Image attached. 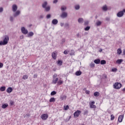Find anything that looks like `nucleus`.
Returning <instances> with one entry per match:
<instances>
[{
  "mask_svg": "<svg viewBox=\"0 0 125 125\" xmlns=\"http://www.w3.org/2000/svg\"><path fill=\"white\" fill-rule=\"evenodd\" d=\"M8 41H9V37L8 36H5L3 41L0 42V45H5L8 43Z\"/></svg>",
  "mask_w": 125,
  "mask_h": 125,
  "instance_id": "f257e3e1",
  "label": "nucleus"
},
{
  "mask_svg": "<svg viewBox=\"0 0 125 125\" xmlns=\"http://www.w3.org/2000/svg\"><path fill=\"white\" fill-rule=\"evenodd\" d=\"M113 87L115 89H120L122 87V84L121 83H116L113 84Z\"/></svg>",
  "mask_w": 125,
  "mask_h": 125,
  "instance_id": "f03ea898",
  "label": "nucleus"
},
{
  "mask_svg": "<svg viewBox=\"0 0 125 125\" xmlns=\"http://www.w3.org/2000/svg\"><path fill=\"white\" fill-rule=\"evenodd\" d=\"M21 32L23 35H27L28 34V30L25 27H21Z\"/></svg>",
  "mask_w": 125,
  "mask_h": 125,
  "instance_id": "7ed1b4c3",
  "label": "nucleus"
},
{
  "mask_svg": "<svg viewBox=\"0 0 125 125\" xmlns=\"http://www.w3.org/2000/svg\"><path fill=\"white\" fill-rule=\"evenodd\" d=\"M95 102L92 101L89 103L90 108L91 109H96V105H94Z\"/></svg>",
  "mask_w": 125,
  "mask_h": 125,
  "instance_id": "20e7f679",
  "label": "nucleus"
},
{
  "mask_svg": "<svg viewBox=\"0 0 125 125\" xmlns=\"http://www.w3.org/2000/svg\"><path fill=\"white\" fill-rule=\"evenodd\" d=\"M82 113V111L81 110H77L75 111L74 113V116L75 118H78L80 116V114Z\"/></svg>",
  "mask_w": 125,
  "mask_h": 125,
  "instance_id": "39448f33",
  "label": "nucleus"
},
{
  "mask_svg": "<svg viewBox=\"0 0 125 125\" xmlns=\"http://www.w3.org/2000/svg\"><path fill=\"white\" fill-rule=\"evenodd\" d=\"M18 7H17V5L16 4H13L12 6V10L13 12H16L17 11Z\"/></svg>",
  "mask_w": 125,
  "mask_h": 125,
  "instance_id": "423d86ee",
  "label": "nucleus"
},
{
  "mask_svg": "<svg viewBox=\"0 0 125 125\" xmlns=\"http://www.w3.org/2000/svg\"><path fill=\"white\" fill-rule=\"evenodd\" d=\"M21 12L20 10H17L13 14L14 17H17L20 15Z\"/></svg>",
  "mask_w": 125,
  "mask_h": 125,
  "instance_id": "0eeeda50",
  "label": "nucleus"
},
{
  "mask_svg": "<svg viewBox=\"0 0 125 125\" xmlns=\"http://www.w3.org/2000/svg\"><path fill=\"white\" fill-rule=\"evenodd\" d=\"M68 16V14L66 12H62V14L61 15V17L62 18H66Z\"/></svg>",
  "mask_w": 125,
  "mask_h": 125,
  "instance_id": "6e6552de",
  "label": "nucleus"
},
{
  "mask_svg": "<svg viewBox=\"0 0 125 125\" xmlns=\"http://www.w3.org/2000/svg\"><path fill=\"white\" fill-rule=\"evenodd\" d=\"M48 118V115L46 114H44L41 115V119H42V120H45L47 119Z\"/></svg>",
  "mask_w": 125,
  "mask_h": 125,
  "instance_id": "1a4fd4ad",
  "label": "nucleus"
},
{
  "mask_svg": "<svg viewBox=\"0 0 125 125\" xmlns=\"http://www.w3.org/2000/svg\"><path fill=\"white\" fill-rule=\"evenodd\" d=\"M124 12L123 11H121L117 14V16L119 18L123 17V16H124Z\"/></svg>",
  "mask_w": 125,
  "mask_h": 125,
  "instance_id": "9d476101",
  "label": "nucleus"
},
{
  "mask_svg": "<svg viewBox=\"0 0 125 125\" xmlns=\"http://www.w3.org/2000/svg\"><path fill=\"white\" fill-rule=\"evenodd\" d=\"M58 81H59V78H54L52 80V83H53L54 84H56L57 83H58Z\"/></svg>",
  "mask_w": 125,
  "mask_h": 125,
  "instance_id": "9b49d317",
  "label": "nucleus"
},
{
  "mask_svg": "<svg viewBox=\"0 0 125 125\" xmlns=\"http://www.w3.org/2000/svg\"><path fill=\"white\" fill-rule=\"evenodd\" d=\"M63 79H62L61 78H60L58 82V84L59 85H61V84H63Z\"/></svg>",
  "mask_w": 125,
  "mask_h": 125,
  "instance_id": "f8f14e48",
  "label": "nucleus"
},
{
  "mask_svg": "<svg viewBox=\"0 0 125 125\" xmlns=\"http://www.w3.org/2000/svg\"><path fill=\"white\" fill-rule=\"evenodd\" d=\"M61 10L62 11V12H64V11L67 10V7L65 5L62 6L61 7Z\"/></svg>",
  "mask_w": 125,
  "mask_h": 125,
  "instance_id": "ddd939ff",
  "label": "nucleus"
},
{
  "mask_svg": "<svg viewBox=\"0 0 125 125\" xmlns=\"http://www.w3.org/2000/svg\"><path fill=\"white\" fill-rule=\"evenodd\" d=\"M52 57L53 59H54V60H56V58L57 57V54H56V52H53L52 53Z\"/></svg>",
  "mask_w": 125,
  "mask_h": 125,
  "instance_id": "4468645a",
  "label": "nucleus"
},
{
  "mask_svg": "<svg viewBox=\"0 0 125 125\" xmlns=\"http://www.w3.org/2000/svg\"><path fill=\"white\" fill-rule=\"evenodd\" d=\"M52 24H53V25H57V24H58V20H57V19H53L52 21Z\"/></svg>",
  "mask_w": 125,
  "mask_h": 125,
  "instance_id": "2eb2a0df",
  "label": "nucleus"
},
{
  "mask_svg": "<svg viewBox=\"0 0 125 125\" xmlns=\"http://www.w3.org/2000/svg\"><path fill=\"white\" fill-rule=\"evenodd\" d=\"M124 119V115H120L118 117V122L119 123H122L123 122V119Z\"/></svg>",
  "mask_w": 125,
  "mask_h": 125,
  "instance_id": "dca6fc26",
  "label": "nucleus"
},
{
  "mask_svg": "<svg viewBox=\"0 0 125 125\" xmlns=\"http://www.w3.org/2000/svg\"><path fill=\"white\" fill-rule=\"evenodd\" d=\"M102 9L103 11H107V10H108V7L107 5H104L102 7Z\"/></svg>",
  "mask_w": 125,
  "mask_h": 125,
  "instance_id": "f3484780",
  "label": "nucleus"
},
{
  "mask_svg": "<svg viewBox=\"0 0 125 125\" xmlns=\"http://www.w3.org/2000/svg\"><path fill=\"white\" fill-rule=\"evenodd\" d=\"M12 90H13V89L11 87H8L7 90H6V92L8 93H11V92H12Z\"/></svg>",
  "mask_w": 125,
  "mask_h": 125,
  "instance_id": "a211bd4d",
  "label": "nucleus"
},
{
  "mask_svg": "<svg viewBox=\"0 0 125 125\" xmlns=\"http://www.w3.org/2000/svg\"><path fill=\"white\" fill-rule=\"evenodd\" d=\"M33 36H34V32H33V31L29 32L27 34V37L28 38L33 37Z\"/></svg>",
  "mask_w": 125,
  "mask_h": 125,
  "instance_id": "6ab92c4d",
  "label": "nucleus"
},
{
  "mask_svg": "<svg viewBox=\"0 0 125 125\" xmlns=\"http://www.w3.org/2000/svg\"><path fill=\"white\" fill-rule=\"evenodd\" d=\"M78 21L79 24H83V19L82 18H80L79 19H78Z\"/></svg>",
  "mask_w": 125,
  "mask_h": 125,
  "instance_id": "aec40b11",
  "label": "nucleus"
},
{
  "mask_svg": "<svg viewBox=\"0 0 125 125\" xmlns=\"http://www.w3.org/2000/svg\"><path fill=\"white\" fill-rule=\"evenodd\" d=\"M46 5H47V1H45L43 2L42 4V7L43 8H44L45 7H46Z\"/></svg>",
  "mask_w": 125,
  "mask_h": 125,
  "instance_id": "412c9836",
  "label": "nucleus"
},
{
  "mask_svg": "<svg viewBox=\"0 0 125 125\" xmlns=\"http://www.w3.org/2000/svg\"><path fill=\"white\" fill-rule=\"evenodd\" d=\"M101 24H102V22H101L100 21H98L96 22V25L97 27H99V26H101Z\"/></svg>",
  "mask_w": 125,
  "mask_h": 125,
  "instance_id": "4be33fe9",
  "label": "nucleus"
},
{
  "mask_svg": "<svg viewBox=\"0 0 125 125\" xmlns=\"http://www.w3.org/2000/svg\"><path fill=\"white\" fill-rule=\"evenodd\" d=\"M62 64H63V62L61 60H59L57 62V65L58 66H62Z\"/></svg>",
  "mask_w": 125,
  "mask_h": 125,
  "instance_id": "5701e85b",
  "label": "nucleus"
},
{
  "mask_svg": "<svg viewBox=\"0 0 125 125\" xmlns=\"http://www.w3.org/2000/svg\"><path fill=\"white\" fill-rule=\"evenodd\" d=\"M7 107H8V104H3L1 106L2 109H5V108H7Z\"/></svg>",
  "mask_w": 125,
  "mask_h": 125,
  "instance_id": "b1692460",
  "label": "nucleus"
},
{
  "mask_svg": "<svg viewBox=\"0 0 125 125\" xmlns=\"http://www.w3.org/2000/svg\"><path fill=\"white\" fill-rule=\"evenodd\" d=\"M123 61H124L122 59H119L116 61L117 64H122L123 62Z\"/></svg>",
  "mask_w": 125,
  "mask_h": 125,
  "instance_id": "393cba45",
  "label": "nucleus"
},
{
  "mask_svg": "<svg viewBox=\"0 0 125 125\" xmlns=\"http://www.w3.org/2000/svg\"><path fill=\"white\" fill-rule=\"evenodd\" d=\"M74 7L76 10H79V9H80V8H81V6H80V5L77 4L75 5Z\"/></svg>",
  "mask_w": 125,
  "mask_h": 125,
  "instance_id": "a878e982",
  "label": "nucleus"
},
{
  "mask_svg": "<svg viewBox=\"0 0 125 125\" xmlns=\"http://www.w3.org/2000/svg\"><path fill=\"white\" fill-rule=\"evenodd\" d=\"M67 98V96L64 95V96H61L60 97V99H61V100H66V99Z\"/></svg>",
  "mask_w": 125,
  "mask_h": 125,
  "instance_id": "bb28decb",
  "label": "nucleus"
},
{
  "mask_svg": "<svg viewBox=\"0 0 125 125\" xmlns=\"http://www.w3.org/2000/svg\"><path fill=\"white\" fill-rule=\"evenodd\" d=\"M94 62V63H95V64H100V60H99V59L95 60Z\"/></svg>",
  "mask_w": 125,
  "mask_h": 125,
  "instance_id": "cd10ccee",
  "label": "nucleus"
},
{
  "mask_svg": "<svg viewBox=\"0 0 125 125\" xmlns=\"http://www.w3.org/2000/svg\"><path fill=\"white\" fill-rule=\"evenodd\" d=\"M44 8L45 9V11H49V10H50V6H48Z\"/></svg>",
  "mask_w": 125,
  "mask_h": 125,
  "instance_id": "c85d7f7f",
  "label": "nucleus"
},
{
  "mask_svg": "<svg viewBox=\"0 0 125 125\" xmlns=\"http://www.w3.org/2000/svg\"><path fill=\"white\" fill-rule=\"evenodd\" d=\"M76 76H81L82 75V72L81 71H78L75 73Z\"/></svg>",
  "mask_w": 125,
  "mask_h": 125,
  "instance_id": "c756f323",
  "label": "nucleus"
},
{
  "mask_svg": "<svg viewBox=\"0 0 125 125\" xmlns=\"http://www.w3.org/2000/svg\"><path fill=\"white\" fill-rule=\"evenodd\" d=\"M70 55L71 56H75V51H74V50H71L70 51Z\"/></svg>",
  "mask_w": 125,
  "mask_h": 125,
  "instance_id": "7c9ffc66",
  "label": "nucleus"
},
{
  "mask_svg": "<svg viewBox=\"0 0 125 125\" xmlns=\"http://www.w3.org/2000/svg\"><path fill=\"white\" fill-rule=\"evenodd\" d=\"M64 27L66 28V29H69V28H70V25L68 23H65L64 24Z\"/></svg>",
  "mask_w": 125,
  "mask_h": 125,
  "instance_id": "2f4dec72",
  "label": "nucleus"
},
{
  "mask_svg": "<svg viewBox=\"0 0 125 125\" xmlns=\"http://www.w3.org/2000/svg\"><path fill=\"white\" fill-rule=\"evenodd\" d=\"M30 116H31V114H30V113H27L24 115V118H28L30 117Z\"/></svg>",
  "mask_w": 125,
  "mask_h": 125,
  "instance_id": "473e14b6",
  "label": "nucleus"
},
{
  "mask_svg": "<svg viewBox=\"0 0 125 125\" xmlns=\"http://www.w3.org/2000/svg\"><path fill=\"white\" fill-rule=\"evenodd\" d=\"M94 66H95V63H94V62H91L90 63V68H94Z\"/></svg>",
  "mask_w": 125,
  "mask_h": 125,
  "instance_id": "72a5a7b5",
  "label": "nucleus"
},
{
  "mask_svg": "<svg viewBox=\"0 0 125 125\" xmlns=\"http://www.w3.org/2000/svg\"><path fill=\"white\" fill-rule=\"evenodd\" d=\"M117 54H122V50L121 48L117 49Z\"/></svg>",
  "mask_w": 125,
  "mask_h": 125,
  "instance_id": "f704fd0d",
  "label": "nucleus"
},
{
  "mask_svg": "<svg viewBox=\"0 0 125 125\" xmlns=\"http://www.w3.org/2000/svg\"><path fill=\"white\" fill-rule=\"evenodd\" d=\"M0 91H4L5 90V86H1L0 88Z\"/></svg>",
  "mask_w": 125,
  "mask_h": 125,
  "instance_id": "c9c22d12",
  "label": "nucleus"
},
{
  "mask_svg": "<svg viewBox=\"0 0 125 125\" xmlns=\"http://www.w3.org/2000/svg\"><path fill=\"white\" fill-rule=\"evenodd\" d=\"M105 64H106V61H105V60H102L101 61V65H104Z\"/></svg>",
  "mask_w": 125,
  "mask_h": 125,
  "instance_id": "e433bc0d",
  "label": "nucleus"
},
{
  "mask_svg": "<svg viewBox=\"0 0 125 125\" xmlns=\"http://www.w3.org/2000/svg\"><path fill=\"white\" fill-rule=\"evenodd\" d=\"M49 102H55V98H51Z\"/></svg>",
  "mask_w": 125,
  "mask_h": 125,
  "instance_id": "4c0bfd02",
  "label": "nucleus"
},
{
  "mask_svg": "<svg viewBox=\"0 0 125 125\" xmlns=\"http://www.w3.org/2000/svg\"><path fill=\"white\" fill-rule=\"evenodd\" d=\"M28 79V75H25L22 77V80H27Z\"/></svg>",
  "mask_w": 125,
  "mask_h": 125,
  "instance_id": "58836bf2",
  "label": "nucleus"
},
{
  "mask_svg": "<svg viewBox=\"0 0 125 125\" xmlns=\"http://www.w3.org/2000/svg\"><path fill=\"white\" fill-rule=\"evenodd\" d=\"M88 114V110L87 109H85L83 112V115H87Z\"/></svg>",
  "mask_w": 125,
  "mask_h": 125,
  "instance_id": "ea45409f",
  "label": "nucleus"
},
{
  "mask_svg": "<svg viewBox=\"0 0 125 125\" xmlns=\"http://www.w3.org/2000/svg\"><path fill=\"white\" fill-rule=\"evenodd\" d=\"M94 95L97 97V96H99V93L98 92H95L94 93Z\"/></svg>",
  "mask_w": 125,
  "mask_h": 125,
  "instance_id": "a19ab883",
  "label": "nucleus"
},
{
  "mask_svg": "<svg viewBox=\"0 0 125 125\" xmlns=\"http://www.w3.org/2000/svg\"><path fill=\"white\" fill-rule=\"evenodd\" d=\"M89 29H90V26H86L85 28H84V30L85 31H88L89 30Z\"/></svg>",
  "mask_w": 125,
  "mask_h": 125,
  "instance_id": "79ce46f5",
  "label": "nucleus"
},
{
  "mask_svg": "<svg viewBox=\"0 0 125 125\" xmlns=\"http://www.w3.org/2000/svg\"><path fill=\"white\" fill-rule=\"evenodd\" d=\"M55 94H56V91H53L51 92V95H55Z\"/></svg>",
  "mask_w": 125,
  "mask_h": 125,
  "instance_id": "37998d69",
  "label": "nucleus"
},
{
  "mask_svg": "<svg viewBox=\"0 0 125 125\" xmlns=\"http://www.w3.org/2000/svg\"><path fill=\"white\" fill-rule=\"evenodd\" d=\"M110 117H111V121H113V120H114L115 116H114V115H113V114L111 115Z\"/></svg>",
  "mask_w": 125,
  "mask_h": 125,
  "instance_id": "c03bdc74",
  "label": "nucleus"
},
{
  "mask_svg": "<svg viewBox=\"0 0 125 125\" xmlns=\"http://www.w3.org/2000/svg\"><path fill=\"white\" fill-rule=\"evenodd\" d=\"M51 15L50 14H48L46 16L47 19H49L50 18H51Z\"/></svg>",
  "mask_w": 125,
  "mask_h": 125,
  "instance_id": "a18cd8bd",
  "label": "nucleus"
},
{
  "mask_svg": "<svg viewBox=\"0 0 125 125\" xmlns=\"http://www.w3.org/2000/svg\"><path fill=\"white\" fill-rule=\"evenodd\" d=\"M14 20V18H13V17H10V21H11V22H13V20Z\"/></svg>",
  "mask_w": 125,
  "mask_h": 125,
  "instance_id": "49530a36",
  "label": "nucleus"
},
{
  "mask_svg": "<svg viewBox=\"0 0 125 125\" xmlns=\"http://www.w3.org/2000/svg\"><path fill=\"white\" fill-rule=\"evenodd\" d=\"M57 78V74H54L53 76V79H56Z\"/></svg>",
  "mask_w": 125,
  "mask_h": 125,
  "instance_id": "de8ad7c7",
  "label": "nucleus"
},
{
  "mask_svg": "<svg viewBox=\"0 0 125 125\" xmlns=\"http://www.w3.org/2000/svg\"><path fill=\"white\" fill-rule=\"evenodd\" d=\"M58 2V0H54L53 1V3L56 4Z\"/></svg>",
  "mask_w": 125,
  "mask_h": 125,
  "instance_id": "09e8293b",
  "label": "nucleus"
},
{
  "mask_svg": "<svg viewBox=\"0 0 125 125\" xmlns=\"http://www.w3.org/2000/svg\"><path fill=\"white\" fill-rule=\"evenodd\" d=\"M64 110H65V111H66V110H68V109H69V106L66 105V106H64Z\"/></svg>",
  "mask_w": 125,
  "mask_h": 125,
  "instance_id": "8fccbe9b",
  "label": "nucleus"
},
{
  "mask_svg": "<svg viewBox=\"0 0 125 125\" xmlns=\"http://www.w3.org/2000/svg\"><path fill=\"white\" fill-rule=\"evenodd\" d=\"M69 52V51H67V50H65L64 51L63 53L64 54L67 55L68 54V53Z\"/></svg>",
  "mask_w": 125,
  "mask_h": 125,
  "instance_id": "3c124183",
  "label": "nucleus"
},
{
  "mask_svg": "<svg viewBox=\"0 0 125 125\" xmlns=\"http://www.w3.org/2000/svg\"><path fill=\"white\" fill-rule=\"evenodd\" d=\"M3 11V8L2 7H0V13H1Z\"/></svg>",
  "mask_w": 125,
  "mask_h": 125,
  "instance_id": "603ef678",
  "label": "nucleus"
},
{
  "mask_svg": "<svg viewBox=\"0 0 125 125\" xmlns=\"http://www.w3.org/2000/svg\"><path fill=\"white\" fill-rule=\"evenodd\" d=\"M10 105H11L12 106L14 105V102H13V101H11L10 103Z\"/></svg>",
  "mask_w": 125,
  "mask_h": 125,
  "instance_id": "864d4df0",
  "label": "nucleus"
},
{
  "mask_svg": "<svg viewBox=\"0 0 125 125\" xmlns=\"http://www.w3.org/2000/svg\"><path fill=\"white\" fill-rule=\"evenodd\" d=\"M88 23H89V21H86L84 22V25H88Z\"/></svg>",
  "mask_w": 125,
  "mask_h": 125,
  "instance_id": "5fc2aeb1",
  "label": "nucleus"
},
{
  "mask_svg": "<svg viewBox=\"0 0 125 125\" xmlns=\"http://www.w3.org/2000/svg\"><path fill=\"white\" fill-rule=\"evenodd\" d=\"M60 26H61L62 27H63V26H65V24H64V23L63 22H61Z\"/></svg>",
  "mask_w": 125,
  "mask_h": 125,
  "instance_id": "6e6d98bb",
  "label": "nucleus"
},
{
  "mask_svg": "<svg viewBox=\"0 0 125 125\" xmlns=\"http://www.w3.org/2000/svg\"><path fill=\"white\" fill-rule=\"evenodd\" d=\"M117 68H112V72H117Z\"/></svg>",
  "mask_w": 125,
  "mask_h": 125,
  "instance_id": "4d7b16f0",
  "label": "nucleus"
},
{
  "mask_svg": "<svg viewBox=\"0 0 125 125\" xmlns=\"http://www.w3.org/2000/svg\"><path fill=\"white\" fill-rule=\"evenodd\" d=\"M3 67V63L0 62V68Z\"/></svg>",
  "mask_w": 125,
  "mask_h": 125,
  "instance_id": "13d9d810",
  "label": "nucleus"
},
{
  "mask_svg": "<svg viewBox=\"0 0 125 125\" xmlns=\"http://www.w3.org/2000/svg\"><path fill=\"white\" fill-rule=\"evenodd\" d=\"M33 78L35 79L36 78H38V74H35L33 75Z\"/></svg>",
  "mask_w": 125,
  "mask_h": 125,
  "instance_id": "bf43d9fd",
  "label": "nucleus"
},
{
  "mask_svg": "<svg viewBox=\"0 0 125 125\" xmlns=\"http://www.w3.org/2000/svg\"><path fill=\"white\" fill-rule=\"evenodd\" d=\"M20 39H21V40H23V39H24V36L23 35L21 36Z\"/></svg>",
  "mask_w": 125,
  "mask_h": 125,
  "instance_id": "052dcab7",
  "label": "nucleus"
},
{
  "mask_svg": "<svg viewBox=\"0 0 125 125\" xmlns=\"http://www.w3.org/2000/svg\"><path fill=\"white\" fill-rule=\"evenodd\" d=\"M86 94H89L90 93V92L89 91L86 90L85 91Z\"/></svg>",
  "mask_w": 125,
  "mask_h": 125,
  "instance_id": "680f3d73",
  "label": "nucleus"
},
{
  "mask_svg": "<svg viewBox=\"0 0 125 125\" xmlns=\"http://www.w3.org/2000/svg\"><path fill=\"white\" fill-rule=\"evenodd\" d=\"M106 21H110V18H106Z\"/></svg>",
  "mask_w": 125,
  "mask_h": 125,
  "instance_id": "e2e57ef3",
  "label": "nucleus"
},
{
  "mask_svg": "<svg viewBox=\"0 0 125 125\" xmlns=\"http://www.w3.org/2000/svg\"><path fill=\"white\" fill-rule=\"evenodd\" d=\"M64 42H65V39H62V43H64Z\"/></svg>",
  "mask_w": 125,
  "mask_h": 125,
  "instance_id": "0e129e2a",
  "label": "nucleus"
},
{
  "mask_svg": "<svg viewBox=\"0 0 125 125\" xmlns=\"http://www.w3.org/2000/svg\"><path fill=\"white\" fill-rule=\"evenodd\" d=\"M77 37H78V38H79V37H80V34L78 33V34H77Z\"/></svg>",
  "mask_w": 125,
  "mask_h": 125,
  "instance_id": "69168bd1",
  "label": "nucleus"
},
{
  "mask_svg": "<svg viewBox=\"0 0 125 125\" xmlns=\"http://www.w3.org/2000/svg\"><path fill=\"white\" fill-rule=\"evenodd\" d=\"M122 11L123 12V14H124V13H125V9H123Z\"/></svg>",
  "mask_w": 125,
  "mask_h": 125,
  "instance_id": "338daca9",
  "label": "nucleus"
},
{
  "mask_svg": "<svg viewBox=\"0 0 125 125\" xmlns=\"http://www.w3.org/2000/svg\"><path fill=\"white\" fill-rule=\"evenodd\" d=\"M123 91H124V92H125V88H123Z\"/></svg>",
  "mask_w": 125,
  "mask_h": 125,
  "instance_id": "774afa93",
  "label": "nucleus"
}]
</instances>
